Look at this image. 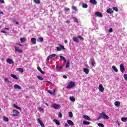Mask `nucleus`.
I'll return each instance as SVG.
<instances>
[{"label":"nucleus","mask_w":127,"mask_h":127,"mask_svg":"<svg viewBox=\"0 0 127 127\" xmlns=\"http://www.w3.org/2000/svg\"><path fill=\"white\" fill-rule=\"evenodd\" d=\"M103 118L104 120H109V117L108 115H106L105 112H102L100 114L99 118L97 119V121H100L101 119Z\"/></svg>","instance_id":"obj_1"},{"label":"nucleus","mask_w":127,"mask_h":127,"mask_svg":"<svg viewBox=\"0 0 127 127\" xmlns=\"http://www.w3.org/2000/svg\"><path fill=\"white\" fill-rule=\"evenodd\" d=\"M75 87V82L70 81L68 83V85L67 86V89H72Z\"/></svg>","instance_id":"obj_2"},{"label":"nucleus","mask_w":127,"mask_h":127,"mask_svg":"<svg viewBox=\"0 0 127 127\" xmlns=\"http://www.w3.org/2000/svg\"><path fill=\"white\" fill-rule=\"evenodd\" d=\"M20 115V113H19V112L17 110H13L12 112V116L13 117H18Z\"/></svg>","instance_id":"obj_3"},{"label":"nucleus","mask_w":127,"mask_h":127,"mask_svg":"<svg viewBox=\"0 0 127 127\" xmlns=\"http://www.w3.org/2000/svg\"><path fill=\"white\" fill-rule=\"evenodd\" d=\"M52 107L53 108V109H55L56 110H59L60 108H61V106L59 104H53L52 105Z\"/></svg>","instance_id":"obj_4"},{"label":"nucleus","mask_w":127,"mask_h":127,"mask_svg":"<svg viewBox=\"0 0 127 127\" xmlns=\"http://www.w3.org/2000/svg\"><path fill=\"white\" fill-rule=\"evenodd\" d=\"M60 46L61 47H57V51H61L62 50H65V47H64V46H62V45H60Z\"/></svg>","instance_id":"obj_5"},{"label":"nucleus","mask_w":127,"mask_h":127,"mask_svg":"<svg viewBox=\"0 0 127 127\" xmlns=\"http://www.w3.org/2000/svg\"><path fill=\"white\" fill-rule=\"evenodd\" d=\"M14 48L15 52H19V53H22L23 51L20 49H19V47H14Z\"/></svg>","instance_id":"obj_6"},{"label":"nucleus","mask_w":127,"mask_h":127,"mask_svg":"<svg viewBox=\"0 0 127 127\" xmlns=\"http://www.w3.org/2000/svg\"><path fill=\"white\" fill-rule=\"evenodd\" d=\"M56 57V54H53L52 55H50L49 57L47 58V60L49 61L50 59H52V58Z\"/></svg>","instance_id":"obj_7"},{"label":"nucleus","mask_w":127,"mask_h":127,"mask_svg":"<svg viewBox=\"0 0 127 127\" xmlns=\"http://www.w3.org/2000/svg\"><path fill=\"white\" fill-rule=\"evenodd\" d=\"M120 70L121 72H122V73H124L125 72V66H124V64H120Z\"/></svg>","instance_id":"obj_8"},{"label":"nucleus","mask_w":127,"mask_h":127,"mask_svg":"<svg viewBox=\"0 0 127 127\" xmlns=\"http://www.w3.org/2000/svg\"><path fill=\"white\" fill-rule=\"evenodd\" d=\"M90 62L92 67H94V66L95 65V63H96V62H95V60L94 59V58H90Z\"/></svg>","instance_id":"obj_9"},{"label":"nucleus","mask_w":127,"mask_h":127,"mask_svg":"<svg viewBox=\"0 0 127 127\" xmlns=\"http://www.w3.org/2000/svg\"><path fill=\"white\" fill-rule=\"evenodd\" d=\"M6 62L7 63H8V64H13V63H14V62H13V61L10 59H7Z\"/></svg>","instance_id":"obj_10"},{"label":"nucleus","mask_w":127,"mask_h":127,"mask_svg":"<svg viewBox=\"0 0 127 127\" xmlns=\"http://www.w3.org/2000/svg\"><path fill=\"white\" fill-rule=\"evenodd\" d=\"M37 121H38V123H39L40 126H41L42 127H45V126L44 125V124H43V123H42V121H41L40 119L38 118L37 119Z\"/></svg>","instance_id":"obj_11"},{"label":"nucleus","mask_w":127,"mask_h":127,"mask_svg":"<svg viewBox=\"0 0 127 127\" xmlns=\"http://www.w3.org/2000/svg\"><path fill=\"white\" fill-rule=\"evenodd\" d=\"M95 15H96V16H98V17H103V14H102L101 12H97L95 13Z\"/></svg>","instance_id":"obj_12"},{"label":"nucleus","mask_w":127,"mask_h":127,"mask_svg":"<svg viewBox=\"0 0 127 127\" xmlns=\"http://www.w3.org/2000/svg\"><path fill=\"white\" fill-rule=\"evenodd\" d=\"M73 41L74 42H76V43H79V39H78V37H73L72 39Z\"/></svg>","instance_id":"obj_13"},{"label":"nucleus","mask_w":127,"mask_h":127,"mask_svg":"<svg viewBox=\"0 0 127 127\" xmlns=\"http://www.w3.org/2000/svg\"><path fill=\"white\" fill-rule=\"evenodd\" d=\"M98 89L100 92H104V86H103V85H99Z\"/></svg>","instance_id":"obj_14"},{"label":"nucleus","mask_w":127,"mask_h":127,"mask_svg":"<svg viewBox=\"0 0 127 127\" xmlns=\"http://www.w3.org/2000/svg\"><path fill=\"white\" fill-rule=\"evenodd\" d=\"M31 41L32 44H34V45L36 44V38H31Z\"/></svg>","instance_id":"obj_15"},{"label":"nucleus","mask_w":127,"mask_h":127,"mask_svg":"<svg viewBox=\"0 0 127 127\" xmlns=\"http://www.w3.org/2000/svg\"><path fill=\"white\" fill-rule=\"evenodd\" d=\"M14 89H18V90H21V86L18 84H15L14 85Z\"/></svg>","instance_id":"obj_16"},{"label":"nucleus","mask_w":127,"mask_h":127,"mask_svg":"<svg viewBox=\"0 0 127 127\" xmlns=\"http://www.w3.org/2000/svg\"><path fill=\"white\" fill-rule=\"evenodd\" d=\"M82 118H83V119H84L85 120H86L87 121H91V118L87 115H84L82 116Z\"/></svg>","instance_id":"obj_17"},{"label":"nucleus","mask_w":127,"mask_h":127,"mask_svg":"<svg viewBox=\"0 0 127 127\" xmlns=\"http://www.w3.org/2000/svg\"><path fill=\"white\" fill-rule=\"evenodd\" d=\"M83 71L84 73H85V74H89V72H90V69H89V68H84Z\"/></svg>","instance_id":"obj_18"},{"label":"nucleus","mask_w":127,"mask_h":127,"mask_svg":"<svg viewBox=\"0 0 127 127\" xmlns=\"http://www.w3.org/2000/svg\"><path fill=\"white\" fill-rule=\"evenodd\" d=\"M48 93H49V94H50L51 95H54V94H55V90H53V91L49 89L47 91Z\"/></svg>","instance_id":"obj_19"},{"label":"nucleus","mask_w":127,"mask_h":127,"mask_svg":"<svg viewBox=\"0 0 127 127\" xmlns=\"http://www.w3.org/2000/svg\"><path fill=\"white\" fill-rule=\"evenodd\" d=\"M107 13H110V14H112V13H113L114 11H113L112 9L109 8L107 10Z\"/></svg>","instance_id":"obj_20"},{"label":"nucleus","mask_w":127,"mask_h":127,"mask_svg":"<svg viewBox=\"0 0 127 127\" xmlns=\"http://www.w3.org/2000/svg\"><path fill=\"white\" fill-rule=\"evenodd\" d=\"M82 123L85 125V126H89L91 123L90 122L86 121H83L82 122Z\"/></svg>","instance_id":"obj_21"},{"label":"nucleus","mask_w":127,"mask_h":127,"mask_svg":"<svg viewBox=\"0 0 127 127\" xmlns=\"http://www.w3.org/2000/svg\"><path fill=\"white\" fill-rule=\"evenodd\" d=\"M114 105L116 107H120V106H121V102H120V101H116Z\"/></svg>","instance_id":"obj_22"},{"label":"nucleus","mask_w":127,"mask_h":127,"mask_svg":"<svg viewBox=\"0 0 127 127\" xmlns=\"http://www.w3.org/2000/svg\"><path fill=\"white\" fill-rule=\"evenodd\" d=\"M67 123L69 125V126H74V123H73L72 121L67 120Z\"/></svg>","instance_id":"obj_23"},{"label":"nucleus","mask_w":127,"mask_h":127,"mask_svg":"<svg viewBox=\"0 0 127 127\" xmlns=\"http://www.w3.org/2000/svg\"><path fill=\"white\" fill-rule=\"evenodd\" d=\"M20 41L21 42V43H24V42L26 41V39H25V38L24 37L21 38H20Z\"/></svg>","instance_id":"obj_24"},{"label":"nucleus","mask_w":127,"mask_h":127,"mask_svg":"<svg viewBox=\"0 0 127 127\" xmlns=\"http://www.w3.org/2000/svg\"><path fill=\"white\" fill-rule=\"evenodd\" d=\"M10 76L12 77V78H13V79H15V80H17V79H18V77H17V76H16V75L15 74H11Z\"/></svg>","instance_id":"obj_25"},{"label":"nucleus","mask_w":127,"mask_h":127,"mask_svg":"<svg viewBox=\"0 0 127 127\" xmlns=\"http://www.w3.org/2000/svg\"><path fill=\"white\" fill-rule=\"evenodd\" d=\"M90 2L92 4H96L97 3V1L96 0H90Z\"/></svg>","instance_id":"obj_26"},{"label":"nucleus","mask_w":127,"mask_h":127,"mask_svg":"<svg viewBox=\"0 0 127 127\" xmlns=\"http://www.w3.org/2000/svg\"><path fill=\"white\" fill-rule=\"evenodd\" d=\"M17 71L20 72L21 73H23V69L22 68H16Z\"/></svg>","instance_id":"obj_27"},{"label":"nucleus","mask_w":127,"mask_h":127,"mask_svg":"<svg viewBox=\"0 0 127 127\" xmlns=\"http://www.w3.org/2000/svg\"><path fill=\"white\" fill-rule=\"evenodd\" d=\"M112 69L115 71V72H118L119 70H118V68L116 67V66L113 65L112 66Z\"/></svg>","instance_id":"obj_28"},{"label":"nucleus","mask_w":127,"mask_h":127,"mask_svg":"<svg viewBox=\"0 0 127 127\" xmlns=\"http://www.w3.org/2000/svg\"><path fill=\"white\" fill-rule=\"evenodd\" d=\"M53 121L55 122L56 125H57L58 126H60V122L58 120L55 119Z\"/></svg>","instance_id":"obj_29"},{"label":"nucleus","mask_w":127,"mask_h":127,"mask_svg":"<svg viewBox=\"0 0 127 127\" xmlns=\"http://www.w3.org/2000/svg\"><path fill=\"white\" fill-rule=\"evenodd\" d=\"M127 117H123V118H121V121L122 122H123L124 123H126V122H127Z\"/></svg>","instance_id":"obj_30"},{"label":"nucleus","mask_w":127,"mask_h":127,"mask_svg":"<svg viewBox=\"0 0 127 127\" xmlns=\"http://www.w3.org/2000/svg\"><path fill=\"white\" fill-rule=\"evenodd\" d=\"M70 101H71V102H75V98L73 96H70L69 97Z\"/></svg>","instance_id":"obj_31"},{"label":"nucleus","mask_w":127,"mask_h":127,"mask_svg":"<svg viewBox=\"0 0 127 127\" xmlns=\"http://www.w3.org/2000/svg\"><path fill=\"white\" fill-rule=\"evenodd\" d=\"M60 58H61V59H63V60H64V61L65 63L67 62V61L66 60V59L65 58V57H64L62 56H60Z\"/></svg>","instance_id":"obj_32"},{"label":"nucleus","mask_w":127,"mask_h":127,"mask_svg":"<svg viewBox=\"0 0 127 127\" xmlns=\"http://www.w3.org/2000/svg\"><path fill=\"white\" fill-rule=\"evenodd\" d=\"M82 7L83 8H87L88 7V5L85 3H82Z\"/></svg>","instance_id":"obj_33"},{"label":"nucleus","mask_w":127,"mask_h":127,"mask_svg":"<svg viewBox=\"0 0 127 127\" xmlns=\"http://www.w3.org/2000/svg\"><path fill=\"white\" fill-rule=\"evenodd\" d=\"M69 67H70V62L68 61L65 65V68H69Z\"/></svg>","instance_id":"obj_34"},{"label":"nucleus","mask_w":127,"mask_h":127,"mask_svg":"<svg viewBox=\"0 0 127 127\" xmlns=\"http://www.w3.org/2000/svg\"><path fill=\"white\" fill-rule=\"evenodd\" d=\"M34 2H35V3L39 4V3H40V0H34Z\"/></svg>","instance_id":"obj_35"},{"label":"nucleus","mask_w":127,"mask_h":127,"mask_svg":"<svg viewBox=\"0 0 127 127\" xmlns=\"http://www.w3.org/2000/svg\"><path fill=\"white\" fill-rule=\"evenodd\" d=\"M13 106L15 108V109H17V110H21V108L18 107V106H17V105H16V104H14Z\"/></svg>","instance_id":"obj_36"},{"label":"nucleus","mask_w":127,"mask_h":127,"mask_svg":"<svg viewBox=\"0 0 127 127\" xmlns=\"http://www.w3.org/2000/svg\"><path fill=\"white\" fill-rule=\"evenodd\" d=\"M69 118H73V113L72 112H68Z\"/></svg>","instance_id":"obj_37"},{"label":"nucleus","mask_w":127,"mask_h":127,"mask_svg":"<svg viewBox=\"0 0 127 127\" xmlns=\"http://www.w3.org/2000/svg\"><path fill=\"white\" fill-rule=\"evenodd\" d=\"M37 78H38V79H39V80H40V81H43V80H44L43 77H42L40 76H37Z\"/></svg>","instance_id":"obj_38"},{"label":"nucleus","mask_w":127,"mask_h":127,"mask_svg":"<svg viewBox=\"0 0 127 127\" xmlns=\"http://www.w3.org/2000/svg\"><path fill=\"white\" fill-rule=\"evenodd\" d=\"M113 9L115 11H117V12L119 11V9L117 7H113Z\"/></svg>","instance_id":"obj_39"},{"label":"nucleus","mask_w":127,"mask_h":127,"mask_svg":"<svg viewBox=\"0 0 127 127\" xmlns=\"http://www.w3.org/2000/svg\"><path fill=\"white\" fill-rule=\"evenodd\" d=\"M123 77H124V79L126 81H127V73L124 74V75H123Z\"/></svg>","instance_id":"obj_40"},{"label":"nucleus","mask_w":127,"mask_h":127,"mask_svg":"<svg viewBox=\"0 0 127 127\" xmlns=\"http://www.w3.org/2000/svg\"><path fill=\"white\" fill-rule=\"evenodd\" d=\"M72 18L73 19H74V22H76L77 23H78V19H77V18H76V17H73Z\"/></svg>","instance_id":"obj_41"},{"label":"nucleus","mask_w":127,"mask_h":127,"mask_svg":"<svg viewBox=\"0 0 127 127\" xmlns=\"http://www.w3.org/2000/svg\"><path fill=\"white\" fill-rule=\"evenodd\" d=\"M98 127H105V126H104L103 124L101 123H99L98 124Z\"/></svg>","instance_id":"obj_42"},{"label":"nucleus","mask_w":127,"mask_h":127,"mask_svg":"<svg viewBox=\"0 0 127 127\" xmlns=\"http://www.w3.org/2000/svg\"><path fill=\"white\" fill-rule=\"evenodd\" d=\"M77 37H78V38H79V39H80V40H82V41H83L84 38H83V37L78 36H77Z\"/></svg>","instance_id":"obj_43"},{"label":"nucleus","mask_w":127,"mask_h":127,"mask_svg":"<svg viewBox=\"0 0 127 127\" xmlns=\"http://www.w3.org/2000/svg\"><path fill=\"white\" fill-rule=\"evenodd\" d=\"M59 118H62V113L61 112H59L58 114Z\"/></svg>","instance_id":"obj_44"},{"label":"nucleus","mask_w":127,"mask_h":127,"mask_svg":"<svg viewBox=\"0 0 127 127\" xmlns=\"http://www.w3.org/2000/svg\"><path fill=\"white\" fill-rule=\"evenodd\" d=\"M4 81H5V82H7V83H10V81H9L8 80V79H7V78H4Z\"/></svg>","instance_id":"obj_45"},{"label":"nucleus","mask_w":127,"mask_h":127,"mask_svg":"<svg viewBox=\"0 0 127 127\" xmlns=\"http://www.w3.org/2000/svg\"><path fill=\"white\" fill-rule=\"evenodd\" d=\"M4 121H5V122H8V118L4 117Z\"/></svg>","instance_id":"obj_46"},{"label":"nucleus","mask_w":127,"mask_h":127,"mask_svg":"<svg viewBox=\"0 0 127 127\" xmlns=\"http://www.w3.org/2000/svg\"><path fill=\"white\" fill-rule=\"evenodd\" d=\"M39 40L40 41V42H42L43 41V38L42 37L39 38Z\"/></svg>","instance_id":"obj_47"},{"label":"nucleus","mask_w":127,"mask_h":127,"mask_svg":"<svg viewBox=\"0 0 127 127\" xmlns=\"http://www.w3.org/2000/svg\"><path fill=\"white\" fill-rule=\"evenodd\" d=\"M73 9H74V10H75V11H77L78 10L77 9V7L74 6L72 7Z\"/></svg>","instance_id":"obj_48"},{"label":"nucleus","mask_w":127,"mask_h":127,"mask_svg":"<svg viewBox=\"0 0 127 127\" xmlns=\"http://www.w3.org/2000/svg\"><path fill=\"white\" fill-rule=\"evenodd\" d=\"M65 11H68L70 10V8L65 7Z\"/></svg>","instance_id":"obj_49"},{"label":"nucleus","mask_w":127,"mask_h":127,"mask_svg":"<svg viewBox=\"0 0 127 127\" xmlns=\"http://www.w3.org/2000/svg\"><path fill=\"white\" fill-rule=\"evenodd\" d=\"M109 32H113V28H111L109 30Z\"/></svg>","instance_id":"obj_50"},{"label":"nucleus","mask_w":127,"mask_h":127,"mask_svg":"<svg viewBox=\"0 0 127 127\" xmlns=\"http://www.w3.org/2000/svg\"><path fill=\"white\" fill-rule=\"evenodd\" d=\"M37 69H38V71H39L40 72L41 71V68H40V66H38Z\"/></svg>","instance_id":"obj_51"},{"label":"nucleus","mask_w":127,"mask_h":127,"mask_svg":"<svg viewBox=\"0 0 127 127\" xmlns=\"http://www.w3.org/2000/svg\"><path fill=\"white\" fill-rule=\"evenodd\" d=\"M0 3H4V0H0Z\"/></svg>","instance_id":"obj_52"},{"label":"nucleus","mask_w":127,"mask_h":127,"mask_svg":"<svg viewBox=\"0 0 127 127\" xmlns=\"http://www.w3.org/2000/svg\"><path fill=\"white\" fill-rule=\"evenodd\" d=\"M38 110L39 111H40L41 112H42V111H43V108H38Z\"/></svg>","instance_id":"obj_53"},{"label":"nucleus","mask_w":127,"mask_h":127,"mask_svg":"<svg viewBox=\"0 0 127 127\" xmlns=\"http://www.w3.org/2000/svg\"><path fill=\"white\" fill-rule=\"evenodd\" d=\"M63 78H64V79H67V76L64 75H63Z\"/></svg>","instance_id":"obj_54"},{"label":"nucleus","mask_w":127,"mask_h":127,"mask_svg":"<svg viewBox=\"0 0 127 127\" xmlns=\"http://www.w3.org/2000/svg\"><path fill=\"white\" fill-rule=\"evenodd\" d=\"M40 72H41V73L42 74H45L44 71H43L42 70H41Z\"/></svg>","instance_id":"obj_55"},{"label":"nucleus","mask_w":127,"mask_h":127,"mask_svg":"<svg viewBox=\"0 0 127 127\" xmlns=\"http://www.w3.org/2000/svg\"><path fill=\"white\" fill-rule=\"evenodd\" d=\"M16 44V45H19V46H22V45H21V44H20V43H17V44Z\"/></svg>","instance_id":"obj_56"},{"label":"nucleus","mask_w":127,"mask_h":127,"mask_svg":"<svg viewBox=\"0 0 127 127\" xmlns=\"http://www.w3.org/2000/svg\"><path fill=\"white\" fill-rule=\"evenodd\" d=\"M56 69H59V65L56 66Z\"/></svg>","instance_id":"obj_57"},{"label":"nucleus","mask_w":127,"mask_h":127,"mask_svg":"<svg viewBox=\"0 0 127 127\" xmlns=\"http://www.w3.org/2000/svg\"><path fill=\"white\" fill-rule=\"evenodd\" d=\"M65 127H69V125H68V124L66 123V124H65Z\"/></svg>","instance_id":"obj_58"},{"label":"nucleus","mask_w":127,"mask_h":127,"mask_svg":"<svg viewBox=\"0 0 127 127\" xmlns=\"http://www.w3.org/2000/svg\"><path fill=\"white\" fill-rule=\"evenodd\" d=\"M64 43H65V44H67V43H68V41H67V40H64Z\"/></svg>","instance_id":"obj_59"},{"label":"nucleus","mask_w":127,"mask_h":127,"mask_svg":"<svg viewBox=\"0 0 127 127\" xmlns=\"http://www.w3.org/2000/svg\"><path fill=\"white\" fill-rule=\"evenodd\" d=\"M1 32L2 33H6V32L4 31H1Z\"/></svg>","instance_id":"obj_60"},{"label":"nucleus","mask_w":127,"mask_h":127,"mask_svg":"<svg viewBox=\"0 0 127 127\" xmlns=\"http://www.w3.org/2000/svg\"><path fill=\"white\" fill-rule=\"evenodd\" d=\"M34 88L33 86H31L29 87V89H33Z\"/></svg>","instance_id":"obj_61"},{"label":"nucleus","mask_w":127,"mask_h":127,"mask_svg":"<svg viewBox=\"0 0 127 127\" xmlns=\"http://www.w3.org/2000/svg\"><path fill=\"white\" fill-rule=\"evenodd\" d=\"M66 23H70V21L67 20L65 21Z\"/></svg>","instance_id":"obj_62"},{"label":"nucleus","mask_w":127,"mask_h":127,"mask_svg":"<svg viewBox=\"0 0 127 127\" xmlns=\"http://www.w3.org/2000/svg\"><path fill=\"white\" fill-rule=\"evenodd\" d=\"M16 21V20H15V19H13V20L12 21V22H14V23H15V22Z\"/></svg>","instance_id":"obj_63"},{"label":"nucleus","mask_w":127,"mask_h":127,"mask_svg":"<svg viewBox=\"0 0 127 127\" xmlns=\"http://www.w3.org/2000/svg\"><path fill=\"white\" fill-rule=\"evenodd\" d=\"M0 60H1V61H4V60H5L3 58H1V59H0Z\"/></svg>","instance_id":"obj_64"}]
</instances>
